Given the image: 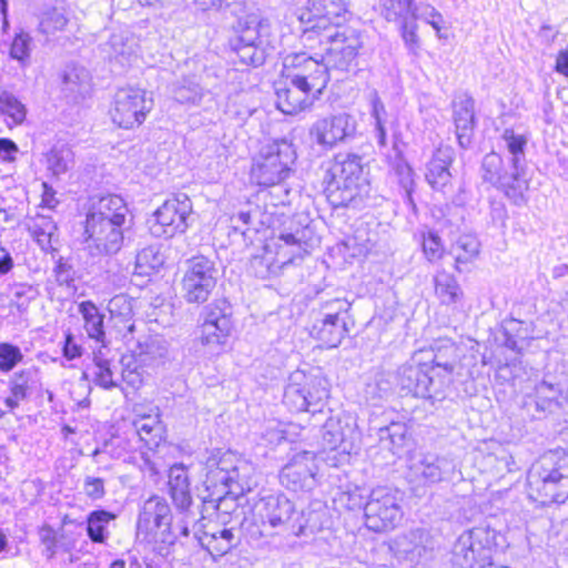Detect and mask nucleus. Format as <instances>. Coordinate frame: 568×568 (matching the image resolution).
Wrapping results in <instances>:
<instances>
[{
	"label": "nucleus",
	"mask_w": 568,
	"mask_h": 568,
	"mask_svg": "<svg viewBox=\"0 0 568 568\" xmlns=\"http://www.w3.org/2000/svg\"><path fill=\"white\" fill-rule=\"evenodd\" d=\"M193 213L192 201L185 193H179L166 200L155 212L150 231L155 236L172 237L184 233Z\"/></svg>",
	"instance_id": "obj_18"
},
{
	"label": "nucleus",
	"mask_w": 568,
	"mask_h": 568,
	"mask_svg": "<svg viewBox=\"0 0 568 568\" xmlns=\"http://www.w3.org/2000/svg\"><path fill=\"white\" fill-rule=\"evenodd\" d=\"M389 166L397 178L399 186L404 191L405 200L413 204V192L415 186L414 171L404 159L402 152L395 151L394 158L389 159Z\"/></svg>",
	"instance_id": "obj_43"
},
{
	"label": "nucleus",
	"mask_w": 568,
	"mask_h": 568,
	"mask_svg": "<svg viewBox=\"0 0 568 568\" xmlns=\"http://www.w3.org/2000/svg\"><path fill=\"white\" fill-rule=\"evenodd\" d=\"M412 474L425 484L439 483L454 473L450 459L430 453H418L412 458Z\"/></svg>",
	"instance_id": "obj_25"
},
{
	"label": "nucleus",
	"mask_w": 568,
	"mask_h": 568,
	"mask_svg": "<svg viewBox=\"0 0 568 568\" xmlns=\"http://www.w3.org/2000/svg\"><path fill=\"white\" fill-rule=\"evenodd\" d=\"M204 520L205 517L201 514L196 517V520L191 521L190 536L192 535L195 544L206 549L211 555H225L232 547L223 538H219L215 530H209Z\"/></svg>",
	"instance_id": "obj_33"
},
{
	"label": "nucleus",
	"mask_w": 568,
	"mask_h": 568,
	"mask_svg": "<svg viewBox=\"0 0 568 568\" xmlns=\"http://www.w3.org/2000/svg\"><path fill=\"white\" fill-rule=\"evenodd\" d=\"M91 89L89 71L79 65H68L62 77V91L73 102L83 99Z\"/></svg>",
	"instance_id": "obj_36"
},
{
	"label": "nucleus",
	"mask_w": 568,
	"mask_h": 568,
	"mask_svg": "<svg viewBox=\"0 0 568 568\" xmlns=\"http://www.w3.org/2000/svg\"><path fill=\"white\" fill-rule=\"evenodd\" d=\"M433 359L429 366L436 377H447V387L452 383V375L458 362V348L450 339H443L432 347Z\"/></svg>",
	"instance_id": "obj_32"
},
{
	"label": "nucleus",
	"mask_w": 568,
	"mask_h": 568,
	"mask_svg": "<svg viewBox=\"0 0 568 568\" xmlns=\"http://www.w3.org/2000/svg\"><path fill=\"white\" fill-rule=\"evenodd\" d=\"M328 397L327 382L318 376H307L302 372L290 375L284 387L283 404L292 413L322 410Z\"/></svg>",
	"instance_id": "obj_8"
},
{
	"label": "nucleus",
	"mask_w": 568,
	"mask_h": 568,
	"mask_svg": "<svg viewBox=\"0 0 568 568\" xmlns=\"http://www.w3.org/2000/svg\"><path fill=\"white\" fill-rule=\"evenodd\" d=\"M498 532L488 526L465 530L455 541L452 561L459 568H480L493 561Z\"/></svg>",
	"instance_id": "obj_6"
},
{
	"label": "nucleus",
	"mask_w": 568,
	"mask_h": 568,
	"mask_svg": "<svg viewBox=\"0 0 568 568\" xmlns=\"http://www.w3.org/2000/svg\"><path fill=\"white\" fill-rule=\"evenodd\" d=\"M270 36L267 21L252 20L230 40V47L241 64L256 68L265 62L270 50L273 49Z\"/></svg>",
	"instance_id": "obj_13"
},
{
	"label": "nucleus",
	"mask_w": 568,
	"mask_h": 568,
	"mask_svg": "<svg viewBox=\"0 0 568 568\" xmlns=\"http://www.w3.org/2000/svg\"><path fill=\"white\" fill-rule=\"evenodd\" d=\"M354 434V428L343 423L338 417H329L322 428V439L325 449L336 450L342 453H349L352 449L351 437Z\"/></svg>",
	"instance_id": "obj_31"
},
{
	"label": "nucleus",
	"mask_w": 568,
	"mask_h": 568,
	"mask_svg": "<svg viewBox=\"0 0 568 568\" xmlns=\"http://www.w3.org/2000/svg\"><path fill=\"white\" fill-rule=\"evenodd\" d=\"M130 229L131 224L85 219L83 236L89 254L101 257L119 253Z\"/></svg>",
	"instance_id": "obj_15"
},
{
	"label": "nucleus",
	"mask_w": 568,
	"mask_h": 568,
	"mask_svg": "<svg viewBox=\"0 0 568 568\" xmlns=\"http://www.w3.org/2000/svg\"><path fill=\"white\" fill-rule=\"evenodd\" d=\"M153 101L139 88L128 87L116 91L111 109L112 121L122 129L141 125L152 110Z\"/></svg>",
	"instance_id": "obj_16"
},
{
	"label": "nucleus",
	"mask_w": 568,
	"mask_h": 568,
	"mask_svg": "<svg viewBox=\"0 0 568 568\" xmlns=\"http://www.w3.org/2000/svg\"><path fill=\"white\" fill-rule=\"evenodd\" d=\"M396 383L402 396L427 400H442L447 389V377H436L429 363H406L396 372Z\"/></svg>",
	"instance_id": "obj_7"
},
{
	"label": "nucleus",
	"mask_w": 568,
	"mask_h": 568,
	"mask_svg": "<svg viewBox=\"0 0 568 568\" xmlns=\"http://www.w3.org/2000/svg\"><path fill=\"white\" fill-rule=\"evenodd\" d=\"M296 160L292 142L275 140L261 148L253 159L251 179L261 186H273L284 181Z\"/></svg>",
	"instance_id": "obj_4"
},
{
	"label": "nucleus",
	"mask_w": 568,
	"mask_h": 568,
	"mask_svg": "<svg viewBox=\"0 0 568 568\" xmlns=\"http://www.w3.org/2000/svg\"><path fill=\"white\" fill-rule=\"evenodd\" d=\"M455 160V151L449 145L436 149L427 163L425 179L435 191L445 193L452 186L450 166Z\"/></svg>",
	"instance_id": "obj_27"
},
{
	"label": "nucleus",
	"mask_w": 568,
	"mask_h": 568,
	"mask_svg": "<svg viewBox=\"0 0 568 568\" xmlns=\"http://www.w3.org/2000/svg\"><path fill=\"white\" fill-rule=\"evenodd\" d=\"M348 13L344 0H308L307 8L297 14L300 22L318 21L324 26H343Z\"/></svg>",
	"instance_id": "obj_28"
},
{
	"label": "nucleus",
	"mask_w": 568,
	"mask_h": 568,
	"mask_svg": "<svg viewBox=\"0 0 568 568\" xmlns=\"http://www.w3.org/2000/svg\"><path fill=\"white\" fill-rule=\"evenodd\" d=\"M155 540L161 544L160 551L174 546L181 537L187 538L189 536H183L180 534L176 528V523L173 524V520L169 525H164L161 529H158L156 532H153Z\"/></svg>",
	"instance_id": "obj_61"
},
{
	"label": "nucleus",
	"mask_w": 568,
	"mask_h": 568,
	"mask_svg": "<svg viewBox=\"0 0 568 568\" xmlns=\"http://www.w3.org/2000/svg\"><path fill=\"white\" fill-rule=\"evenodd\" d=\"M31 38L28 33L20 32L12 41L10 55L12 59L24 62L30 57Z\"/></svg>",
	"instance_id": "obj_64"
},
{
	"label": "nucleus",
	"mask_w": 568,
	"mask_h": 568,
	"mask_svg": "<svg viewBox=\"0 0 568 568\" xmlns=\"http://www.w3.org/2000/svg\"><path fill=\"white\" fill-rule=\"evenodd\" d=\"M282 265L275 262V256L271 251L264 250L260 255H254L248 263V272L257 278L266 280L280 273Z\"/></svg>",
	"instance_id": "obj_45"
},
{
	"label": "nucleus",
	"mask_w": 568,
	"mask_h": 568,
	"mask_svg": "<svg viewBox=\"0 0 568 568\" xmlns=\"http://www.w3.org/2000/svg\"><path fill=\"white\" fill-rule=\"evenodd\" d=\"M207 469L204 485L206 490L225 487L233 495H244L251 490L253 468L230 452L212 453L205 462Z\"/></svg>",
	"instance_id": "obj_5"
},
{
	"label": "nucleus",
	"mask_w": 568,
	"mask_h": 568,
	"mask_svg": "<svg viewBox=\"0 0 568 568\" xmlns=\"http://www.w3.org/2000/svg\"><path fill=\"white\" fill-rule=\"evenodd\" d=\"M276 106L285 114H296L313 103L321 93L307 90L300 82L283 78L275 85Z\"/></svg>",
	"instance_id": "obj_24"
},
{
	"label": "nucleus",
	"mask_w": 568,
	"mask_h": 568,
	"mask_svg": "<svg viewBox=\"0 0 568 568\" xmlns=\"http://www.w3.org/2000/svg\"><path fill=\"white\" fill-rule=\"evenodd\" d=\"M23 359V354L19 346L11 343H0V371L11 372Z\"/></svg>",
	"instance_id": "obj_58"
},
{
	"label": "nucleus",
	"mask_w": 568,
	"mask_h": 568,
	"mask_svg": "<svg viewBox=\"0 0 568 568\" xmlns=\"http://www.w3.org/2000/svg\"><path fill=\"white\" fill-rule=\"evenodd\" d=\"M93 362V382L95 385L104 389H113L118 387L119 383L113 379L111 363L109 359L104 358L101 351L94 354Z\"/></svg>",
	"instance_id": "obj_52"
},
{
	"label": "nucleus",
	"mask_w": 568,
	"mask_h": 568,
	"mask_svg": "<svg viewBox=\"0 0 568 568\" xmlns=\"http://www.w3.org/2000/svg\"><path fill=\"white\" fill-rule=\"evenodd\" d=\"M0 112L9 116L13 124H21L27 115L24 104L9 92H2L0 94Z\"/></svg>",
	"instance_id": "obj_54"
},
{
	"label": "nucleus",
	"mask_w": 568,
	"mask_h": 568,
	"mask_svg": "<svg viewBox=\"0 0 568 568\" xmlns=\"http://www.w3.org/2000/svg\"><path fill=\"white\" fill-rule=\"evenodd\" d=\"M479 241L470 234L460 235L453 245L455 254V268L462 272L459 264L468 263L479 253Z\"/></svg>",
	"instance_id": "obj_49"
},
{
	"label": "nucleus",
	"mask_w": 568,
	"mask_h": 568,
	"mask_svg": "<svg viewBox=\"0 0 568 568\" xmlns=\"http://www.w3.org/2000/svg\"><path fill=\"white\" fill-rule=\"evenodd\" d=\"M381 14L389 22L398 23L403 40L410 51L418 48L416 22L412 18V0H378Z\"/></svg>",
	"instance_id": "obj_23"
},
{
	"label": "nucleus",
	"mask_w": 568,
	"mask_h": 568,
	"mask_svg": "<svg viewBox=\"0 0 568 568\" xmlns=\"http://www.w3.org/2000/svg\"><path fill=\"white\" fill-rule=\"evenodd\" d=\"M453 119L458 144L462 149H467L471 143L476 122L475 100L469 93H463L453 103Z\"/></svg>",
	"instance_id": "obj_29"
},
{
	"label": "nucleus",
	"mask_w": 568,
	"mask_h": 568,
	"mask_svg": "<svg viewBox=\"0 0 568 568\" xmlns=\"http://www.w3.org/2000/svg\"><path fill=\"white\" fill-rule=\"evenodd\" d=\"M295 505L284 494H268L255 500L244 513L240 530L256 547L281 544L282 537L304 532L305 525Z\"/></svg>",
	"instance_id": "obj_1"
},
{
	"label": "nucleus",
	"mask_w": 568,
	"mask_h": 568,
	"mask_svg": "<svg viewBox=\"0 0 568 568\" xmlns=\"http://www.w3.org/2000/svg\"><path fill=\"white\" fill-rule=\"evenodd\" d=\"M172 98L180 104L199 105L205 94L197 73L183 75L171 84Z\"/></svg>",
	"instance_id": "obj_34"
},
{
	"label": "nucleus",
	"mask_w": 568,
	"mask_h": 568,
	"mask_svg": "<svg viewBox=\"0 0 568 568\" xmlns=\"http://www.w3.org/2000/svg\"><path fill=\"white\" fill-rule=\"evenodd\" d=\"M129 209L124 200L115 194H108L100 199H92L85 219L119 222L120 224H132L128 219Z\"/></svg>",
	"instance_id": "obj_30"
},
{
	"label": "nucleus",
	"mask_w": 568,
	"mask_h": 568,
	"mask_svg": "<svg viewBox=\"0 0 568 568\" xmlns=\"http://www.w3.org/2000/svg\"><path fill=\"white\" fill-rule=\"evenodd\" d=\"M424 531L420 529L410 530L407 534L400 536L396 540V545L399 551L404 552L409 560L419 558L425 550L423 546L417 544V540H422Z\"/></svg>",
	"instance_id": "obj_55"
},
{
	"label": "nucleus",
	"mask_w": 568,
	"mask_h": 568,
	"mask_svg": "<svg viewBox=\"0 0 568 568\" xmlns=\"http://www.w3.org/2000/svg\"><path fill=\"white\" fill-rule=\"evenodd\" d=\"M356 121L348 113H338L315 121L310 129V136L322 148L333 149L339 142L353 138Z\"/></svg>",
	"instance_id": "obj_21"
},
{
	"label": "nucleus",
	"mask_w": 568,
	"mask_h": 568,
	"mask_svg": "<svg viewBox=\"0 0 568 568\" xmlns=\"http://www.w3.org/2000/svg\"><path fill=\"white\" fill-rule=\"evenodd\" d=\"M108 44L112 52L111 58L121 65L130 64L135 54L133 40L129 41L122 33H114L110 37Z\"/></svg>",
	"instance_id": "obj_51"
},
{
	"label": "nucleus",
	"mask_w": 568,
	"mask_h": 568,
	"mask_svg": "<svg viewBox=\"0 0 568 568\" xmlns=\"http://www.w3.org/2000/svg\"><path fill=\"white\" fill-rule=\"evenodd\" d=\"M53 274L55 282L59 286H73L74 277H75V271L71 263H69L68 260H64L63 257H60L57 261L55 266L53 267Z\"/></svg>",
	"instance_id": "obj_62"
},
{
	"label": "nucleus",
	"mask_w": 568,
	"mask_h": 568,
	"mask_svg": "<svg viewBox=\"0 0 568 568\" xmlns=\"http://www.w3.org/2000/svg\"><path fill=\"white\" fill-rule=\"evenodd\" d=\"M172 520L173 514L168 500L162 496L152 495L140 507L136 520L138 535L149 537Z\"/></svg>",
	"instance_id": "obj_22"
},
{
	"label": "nucleus",
	"mask_w": 568,
	"mask_h": 568,
	"mask_svg": "<svg viewBox=\"0 0 568 568\" xmlns=\"http://www.w3.org/2000/svg\"><path fill=\"white\" fill-rule=\"evenodd\" d=\"M328 40L323 57L328 70L352 72L357 69V57L363 48L362 34L348 26H333L331 34L323 36Z\"/></svg>",
	"instance_id": "obj_9"
},
{
	"label": "nucleus",
	"mask_w": 568,
	"mask_h": 568,
	"mask_svg": "<svg viewBox=\"0 0 568 568\" xmlns=\"http://www.w3.org/2000/svg\"><path fill=\"white\" fill-rule=\"evenodd\" d=\"M435 294L442 304L455 305L463 301L464 292L455 276L445 270L434 276Z\"/></svg>",
	"instance_id": "obj_38"
},
{
	"label": "nucleus",
	"mask_w": 568,
	"mask_h": 568,
	"mask_svg": "<svg viewBox=\"0 0 568 568\" xmlns=\"http://www.w3.org/2000/svg\"><path fill=\"white\" fill-rule=\"evenodd\" d=\"M501 140L506 150V161L509 168H514L525 176L527 161H526V146L528 143L527 136L517 134L513 129H505L501 134Z\"/></svg>",
	"instance_id": "obj_35"
},
{
	"label": "nucleus",
	"mask_w": 568,
	"mask_h": 568,
	"mask_svg": "<svg viewBox=\"0 0 568 568\" xmlns=\"http://www.w3.org/2000/svg\"><path fill=\"white\" fill-rule=\"evenodd\" d=\"M527 483L532 498L542 505L564 503L568 497V456L544 455L529 470Z\"/></svg>",
	"instance_id": "obj_3"
},
{
	"label": "nucleus",
	"mask_w": 568,
	"mask_h": 568,
	"mask_svg": "<svg viewBox=\"0 0 568 568\" xmlns=\"http://www.w3.org/2000/svg\"><path fill=\"white\" fill-rule=\"evenodd\" d=\"M324 184L333 207L362 209L371 192L363 158L355 153L336 155L325 172Z\"/></svg>",
	"instance_id": "obj_2"
},
{
	"label": "nucleus",
	"mask_w": 568,
	"mask_h": 568,
	"mask_svg": "<svg viewBox=\"0 0 568 568\" xmlns=\"http://www.w3.org/2000/svg\"><path fill=\"white\" fill-rule=\"evenodd\" d=\"M232 314V305L225 298L206 305L202 312L201 343L212 349L224 345L233 327Z\"/></svg>",
	"instance_id": "obj_19"
},
{
	"label": "nucleus",
	"mask_w": 568,
	"mask_h": 568,
	"mask_svg": "<svg viewBox=\"0 0 568 568\" xmlns=\"http://www.w3.org/2000/svg\"><path fill=\"white\" fill-rule=\"evenodd\" d=\"M481 179L498 190L517 206L527 203L528 180L514 168L505 165L504 158L497 152L487 153L481 161Z\"/></svg>",
	"instance_id": "obj_10"
},
{
	"label": "nucleus",
	"mask_w": 568,
	"mask_h": 568,
	"mask_svg": "<svg viewBox=\"0 0 568 568\" xmlns=\"http://www.w3.org/2000/svg\"><path fill=\"white\" fill-rule=\"evenodd\" d=\"M108 310L113 320L123 323V327L119 328L123 338L130 341V335L135 331V324L131 322L133 315L132 300L125 294L113 296L108 304Z\"/></svg>",
	"instance_id": "obj_39"
},
{
	"label": "nucleus",
	"mask_w": 568,
	"mask_h": 568,
	"mask_svg": "<svg viewBox=\"0 0 568 568\" xmlns=\"http://www.w3.org/2000/svg\"><path fill=\"white\" fill-rule=\"evenodd\" d=\"M135 432L144 445L153 449L160 445L163 439V427L151 417H142L134 422Z\"/></svg>",
	"instance_id": "obj_46"
},
{
	"label": "nucleus",
	"mask_w": 568,
	"mask_h": 568,
	"mask_svg": "<svg viewBox=\"0 0 568 568\" xmlns=\"http://www.w3.org/2000/svg\"><path fill=\"white\" fill-rule=\"evenodd\" d=\"M135 352L141 363H162L169 354V343L160 335L146 336L138 341Z\"/></svg>",
	"instance_id": "obj_40"
},
{
	"label": "nucleus",
	"mask_w": 568,
	"mask_h": 568,
	"mask_svg": "<svg viewBox=\"0 0 568 568\" xmlns=\"http://www.w3.org/2000/svg\"><path fill=\"white\" fill-rule=\"evenodd\" d=\"M216 282L215 263L204 255L193 256L185 262L181 281L182 296L190 304H202L209 300Z\"/></svg>",
	"instance_id": "obj_14"
},
{
	"label": "nucleus",
	"mask_w": 568,
	"mask_h": 568,
	"mask_svg": "<svg viewBox=\"0 0 568 568\" xmlns=\"http://www.w3.org/2000/svg\"><path fill=\"white\" fill-rule=\"evenodd\" d=\"M73 165L72 150L62 144L54 145L47 154V169L54 176H60L70 170Z\"/></svg>",
	"instance_id": "obj_48"
},
{
	"label": "nucleus",
	"mask_w": 568,
	"mask_h": 568,
	"mask_svg": "<svg viewBox=\"0 0 568 568\" xmlns=\"http://www.w3.org/2000/svg\"><path fill=\"white\" fill-rule=\"evenodd\" d=\"M68 17L63 9L52 8L43 13L39 30L44 34H53L57 31H62L68 24Z\"/></svg>",
	"instance_id": "obj_56"
},
{
	"label": "nucleus",
	"mask_w": 568,
	"mask_h": 568,
	"mask_svg": "<svg viewBox=\"0 0 568 568\" xmlns=\"http://www.w3.org/2000/svg\"><path fill=\"white\" fill-rule=\"evenodd\" d=\"M38 535L43 546L42 555L49 560L52 559L57 554L59 544L57 531L50 525L44 524L39 528Z\"/></svg>",
	"instance_id": "obj_60"
},
{
	"label": "nucleus",
	"mask_w": 568,
	"mask_h": 568,
	"mask_svg": "<svg viewBox=\"0 0 568 568\" xmlns=\"http://www.w3.org/2000/svg\"><path fill=\"white\" fill-rule=\"evenodd\" d=\"M116 515L105 509L92 510L87 516V535L92 542L105 544L109 537L108 525Z\"/></svg>",
	"instance_id": "obj_42"
},
{
	"label": "nucleus",
	"mask_w": 568,
	"mask_h": 568,
	"mask_svg": "<svg viewBox=\"0 0 568 568\" xmlns=\"http://www.w3.org/2000/svg\"><path fill=\"white\" fill-rule=\"evenodd\" d=\"M316 457L312 452L295 454L280 473L282 486L292 491H310L316 486Z\"/></svg>",
	"instance_id": "obj_20"
},
{
	"label": "nucleus",
	"mask_w": 568,
	"mask_h": 568,
	"mask_svg": "<svg viewBox=\"0 0 568 568\" xmlns=\"http://www.w3.org/2000/svg\"><path fill=\"white\" fill-rule=\"evenodd\" d=\"M302 24H307L302 29L301 41L305 48L310 50H315L317 47L327 45L328 40L323 39V36H327L332 33L333 26H324L318 21L312 22H301Z\"/></svg>",
	"instance_id": "obj_50"
},
{
	"label": "nucleus",
	"mask_w": 568,
	"mask_h": 568,
	"mask_svg": "<svg viewBox=\"0 0 568 568\" xmlns=\"http://www.w3.org/2000/svg\"><path fill=\"white\" fill-rule=\"evenodd\" d=\"M209 491V496L203 499L204 505H211L221 515H232L237 510V499L242 495H233L225 487H217V489Z\"/></svg>",
	"instance_id": "obj_44"
},
{
	"label": "nucleus",
	"mask_w": 568,
	"mask_h": 568,
	"mask_svg": "<svg viewBox=\"0 0 568 568\" xmlns=\"http://www.w3.org/2000/svg\"><path fill=\"white\" fill-rule=\"evenodd\" d=\"M351 307V304L346 300L335 298L327 301L323 305V317L346 321V314Z\"/></svg>",
	"instance_id": "obj_63"
},
{
	"label": "nucleus",
	"mask_w": 568,
	"mask_h": 568,
	"mask_svg": "<svg viewBox=\"0 0 568 568\" xmlns=\"http://www.w3.org/2000/svg\"><path fill=\"white\" fill-rule=\"evenodd\" d=\"M379 442L384 447L396 454L406 445L408 439L407 426L403 423H390L378 430Z\"/></svg>",
	"instance_id": "obj_47"
},
{
	"label": "nucleus",
	"mask_w": 568,
	"mask_h": 568,
	"mask_svg": "<svg viewBox=\"0 0 568 568\" xmlns=\"http://www.w3.org/2000/svg\"><path fill=\"white\" fill-rule=\"evenodd\" d=\"M164 263L163 256L155 246L142 248L135 258V271L141 275H148L151 271H158Z\"/></svg>",
	"instance_id": "obj_53"
},
{
	"label": "nucleus",
	"mask_w": 568,
	"mask_h": 568,
	"mask_svg": "<svg viewBox=\"0 0 568 568\" xmlns=\"http://www.w3.org/2000/svg\"><path fill=\"white\" fill-rule=\"evenodd\" d=\"M347 334L346 321H335L326 317H322L311 328V336L328 348L337 347Z\"/></svg>",
	"instance_id": "obj_37"
},
{
	"label": "nucleus",
	"mask_w": 568,
	"mask_h": 568,
	"mask_svg": "<svg viewBox=\"0 0 568 568\" xmlns=\"http://www.w3.org/2000/svg\"><path fill=\"white\" fill-rule=\"evenodd\" d=\"M545 383H538L535 387L536 392V410L541 413H549L552 414L559 409L564 408V400H560L559 398H555L551 396V398L545 397L547 395Z\"/></svg>",
	"instance_id": "obj_59"
},
{
	"label": "nucleus",
	"mask_w": 568,
	"mask_h": 568,
	"mask_svg": "<svg viewBox=\"0 0 568 568\" xmlns=\"http://www.w3.org/2000/svg\"><path fill=\"white\" fill-rule=\"evenodd\" d=\"M169 494L176 510V528L183 536H190V524L202 511L194 507L190 489L187 469L183 465H173L169 470Z\"/></svg>",
	"instance_id": "obj_17"
},
{
	"label": "nucleus",
	"mask_w": 568,
	"mask_h": 568,
	"mask_svg": "<svg viewBox=\"0 0 568 568\" xmlns=\"http://www.w3.org/2000/svg\"><path fill=\"white\" fill-rule=\"evenodd\" d=\"M57 225L49 219L42 217L40 223L34 224L33 236L42 250H55L53 242L57 236Z\"/></svg>",
	"instance_id": "obj_57"
},
{
	"label": "nucleus",
	"mask_w": 568,
	"mask_h": 568,
	"mask_svg": "<svg viewBox=\"0 0 568 568\" xmlns=\"http://www.w3.org/2000/svg\"><path fill=\"white\" fill-rule=\"evenodd\" d=\"M79 313L84 321V329L90 338L104 343V314L91 301H83L79 304Z\"/></svg>",
	"instance_id": "obj_41"
},
{
	"label": "nucleus",
	"mask_w": 568,
	"mask_h": 568,
	"mask_svg": "<svg viewBox=\"0 0 568 568\" xmlns=\"http://www.w3.org/2000/svg\"><path fill=\"white\" fill-rule=\"evenodd\" d=\"M402 498L389 487L374 488L364 506L365 525L382 532L396 528L403 519Z\"/></svg>",
	"instance_id": "obj_12"
},
{
	"label": "nucleus",
	"mask_w": 568,
	"mask_h": 568,
	"mask_svg": "<svg viewBox=\"0 0 568 568\" xmlns=\"http://www.w3.org/2000/svg\"><path fill=\"white\" fill-rule=\"evenodd\" d=\"M41 386L39 369L34 366L14 372L8 381L9 395L3 403L9 412L17 409Z\"/></svg>",
	"instance_id": "obj_26"
},
{
	"label": "nucleus",
	"mask_w": 568,
	"mask_h": 568,
	"mask_svg": "<svg viewBox=\"0 0 568 568\" xmlns=\"http://www.w3.org/2000/svg\"><path fill=\"white\" fill-rule=\"evenodd\" d=\"M283 78L292 79L300 84L321 93L329 81V70L318 53L300 51L287 53L283 58Z\"/></svg>",
	"instance_id": "obj_11"
}]
</instances>
